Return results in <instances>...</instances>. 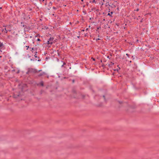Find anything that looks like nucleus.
<instances>
[{"label":"nucleus","mask_w":159,"mask_h":159,"mask_svg":"<svg viewBox=\"0 0 159 159\" xmlns=\"http://www.w3.org/2000/svg\"><path fill=\"white\" fill-rule=\"evenodd\" d=\"M88 28H87V29H86V30H88Z\"/></svg>","instance_id":"nucleus-32"},{"label":"nucleus","mask_w":159,"mask_h":159,"mask_svg":"<svg viewBox=\"0 0 159 159\" xmlns=\"http://www.w3.org/2000/svg\"><path fill=\"white\" fill-rule=\"evenodd\" d=\"M64 66V65H62V66H61V67H63Z\"/></svg>","instance_id":"nucleus-27"},{"label":"nucleus","mask_w":159,"mask_h":159,"mask_svg":"<svg viewBox=\"0 0 159 159\" xmlns=\"http://www.w3.org/2000/svg\"><path fill=\"white\" fill-rule=\"evenodd\" d=\"M34 48H31V50L30 51L31 52H33L34 51Z\"/></svg>","instance_id":"nucleus-10"},{"label":"nucleus","mask_w":159,"mask_h":159,"mask_svg":"<svg viewBox=\"0 0 159 159\" xmlns=\"http://www.w3.org/2000/svg\"><path fill=\"white\" fill-rule=\"evenodd\" d=\"M111 14H112L113 13V12L112 11H111Z\"/></svg>","instance_id":"nucleus-30"},{"label":"nucleus","mask_w":159,"mask_h":159,"mask_svg":"<svg viewBox=\"0 0 159 159\" xmlns=\"http://www.w3.org/2000/svg\"><path fill=\"white\" fill-rule=\"evenodd\" d=\"M4 30L5 31H4V32H5L6 33H7V30H6V28H5Z\"/></svg>","instance_id":"nucleus-9"},{"label":"nucleus","mask_w":159,"mask_h":159,"mask_svg":"<svg viewBox=\"0 0 159 159\" xmlns=\"http://www.w3.org/2000/svg\"><path fill=\"white\" fill-rule=\"evenodd\" d=\"M111 7H115L116 6L115 5H113V4H112L111 5Z\"/></svg>","instance_id":"nucleus-8"},{"label":"nucleus","mask_w":159,"mask_h":159,"mask_svg":"<svg viewBox=\"0 0 159 159\" xmlns=\"http://www.w3.org/2000/svg\"><path fill=\"white\" fill-rule=\"evenodd\" d=\"M52 8L53 9H55V10H56L57 9V8H56V7H53Z\"/></svg>","instance_id":"nucleus-11"},{"label":"nucleus","mask_w":159,"mask_h":159,"mask_svg":"<svg viewBox=\"0 0 159 159\" xmlns=\"http://www.w3.org/2000/svg\"><path fill=\"white\" fill-rule=\"evenodd\" d=\"M45 74V73L44 72H43L42 73H40L38 75V76L39 77H40V76H41L43 75H44Z\"/></svg>","instance_id":"nucleus-5"},{"label":"nucleus","mask_w":159,"mask_h":159,"mask_svg":"<svg viewBox=\"0 0 159 159\" xmlns=\"http://www.w3.org/2000/svg\"><path fill=\"white\" fill-rule=\"evenodd\" d=\"M4 29H3V30H2V31H4Z\"/></svg>","instance_id":"nucleus-34"},{"label":"nucleus","mask_w":159,"mask_h":159,"mask_svg":"<svg viewBox=\"0 0 159 159\" xmlns=\"http://www.w3.org/2000/svg\"><path fill=\"white\" fill-rule=\"evenodd\" d=\"M136 11H139V9L138 8L136 9Z\"/></svg>","instance_id":"nucleus-20"},{"label":"nucleus","mask_w":159,"mask_h":159,"mask_svg":"<svg viewBox=\"0 0 159 159\" xmlns=\"http://www.w3.org/2000/svg\"><path fill=\"white\" fill-rule=\"evenodd\" d=\"M99 39H97V40H99Z\"/></svg>","instance_id":"nucleus-28"},{"label":"nucleus","mask_w":159,"mask_h":159,"mask_svg":"<svg viewBox=\"0 0 159 159\" xmlns=\"http://www.w3.org/2000/svg\"><path fill=\"white\" fill-rule=\"evenodd\" d=\"M40 85L41 86H43L44 84H43V81H41L40 82L39 84H38V85Z\"/></svg>","instance_id":"nucleus-4"},{"label":"nucleus","mask_w":159,"mask_h":159,"mask_svg":"<svg viewBox=\"0 0 159 159\" xmlns=\"http://www.w3.org/2000/svg\"><path fill=\"white\" fill-rule=\"evenodd\" d=\"M35 54L34 56L36 58V57H37V56H36V54L37 53V52H35Z\"/></svg>","instance_id":"nucleus-7"},{"label":"nucleus","mask_w":159,"mask_h":159,"mask_svg":"<svg viewBox=\"0 0 159 159\" xmlns=\"http://www.w3.org/2000/svg\"><path fill=\"white\" fill-rule=\"evenodd\" d=\"M102 66H104V64H102Z\"/></svg>","instance_id":"nucleus-25"},{"label":"nucleus","mask_w":159,"mask_h":159,"mask_svg":"<svg viewBox=\"0 0 159 159\" xmlns=\"http://www.w3.org/2000/svg\"><path fill=\"white\" fill-rule=\"evenodd\" d=\"M37 41H40V39H39L38 38L37 39Z\"/></svg>","instance_id":"nucleus-16"},{"label":"nucleus","mask_w":159,"mask_h":159,"mask_svg":"<svg viewBox=\"0 0 159 159\" xmlns=\"http://www.w3.org/2000/svg\"><path fill=\"white\" fill-rule=\"evenodd\" d=\"M38 61H40V60H38Z\"/></svg>","instance_id":"nucleus-35"},{"label":"nucleus","mask_w":159,"mask_h":159,"mask_svg":"<svg viewBox=\"0 0 159 159\" xmlns=\"http://www.w3.org/2000/svg\"><path fill=\"white\" fill-rule=\"evenodd\" d=\"M84 31V30H82V31Z\"/></svg>","instance_id":"nucleus-33"},{"label":"nucleus","mask_w":159,"mask_h":159,"mask_svg":"<svg viewBox=\"0 0 159 159\" xmlns=\"http://www.w3.org/2000/svg\"><path fill=\"white\" fill-rule=\"evenodd\" d=\"M107 57L110 59L109 56H107Z\"/></svg>","instance_id":"nucleus-26"},{"label":"nucleus","mask_w":159,"mask_h":159,"mask_svg":"<svg viewBox=\"0 0 159 159\" xmlns=\"http://www.w3.org/2000/svg\"><path fill=\"white\" fill-rule=\"evenodd\" d=\"M36 71H36L35 70L32 69L30 70H28V73L31 72H33L35 73Z\"/></svg>","instance_id":"nucleus-3"},{"label":"nucleus","mask_w":159,"mask_h":159,"mask_svg":"<svg viewBox=\"0 0 159 159\" xmlns=\"http://www.w3.org/2000/svg\"><path fill=\"white\" fill-rule=\"evenodd\" d=\"M54 38H50L48 41L47 43L48 44H51L53 43V40Z\"/></svg>","instance_id":"nucleus-2"},{"label":"nucleus","mask_w":159,"mask_h":159,"mask_svg":"<svg viewBox=\"0 0 159 159\" xmlns=\"http://www.w3.org/2000/svg\"><path fill=\"white\" fill-rule=\"evenodd\" d=\"M93 2H95V3H96V1L95 0H94Z\"/></svg>","instance_id":"nucleus-19"},{"label":"nucleus","mask_w":159,"mask_h":159,"mask_svg":"<svg viewBox=\"0 0 159 159\" xmlns=\"http://www.w3.org/2000/svg\"><path fill=\"white\" fill-rule=\"evenodd\" d=\"M91 59H93V61H95V58H93V57H92Z\"/></svg>","instance_id":"nucleus-12"},{"label":"nucleus","mask_w":159,"mask_h":159,"mask_svg":"<svg viewBox=\"0 0 159 159\" xmlns=\"http://www.w3.org/2000/svg\"><path fill=\"white\" fill-rule=\"evenodd\" d=\"M19 72H20V71H19V70H18V71H17L16 72V73L17 74H18V73H19Z\"/></svg>","instance_id":"nucleus-14"},{"label":"nucleus","mask_w":159,"mask_h":159,"mask_svg":"<svg viewBox=\"0 0 159 159\" xmlns=\"http://www.w3.org/2000/svg\"><path fill=\"white\" fill-rule=\"evenodd\" d=\"M143 19H142L141 20L140 22H142V21H142Z\"/></svg>","instance_id":"nucleus-24"},{"label":"nucleus","mask_w":159,"mask_h":159,"mask_svg":"<svg viewBox=\"0 0 159 159\" xmlns=\"http://www.w3.org/2000/svg\"><path fill=\"white\" fill-rule=\"evenodd\" d=\"M103 97L104 98V100H105V96L104 95H103Z\"/></svg>","instance_id":"nucleus-18"},{"label":"nucleus","mask_w":159,"mask_h":159,"mask_svg":"<svg viewBox=\"0 0 159 159\" xmlns=\"http://www.w3.org/2000/svg\"><path fill=\"white\" fill-rule=\"evenodd\" d=\"M101 62H102V60H101Z\"/></svg>","instance_id":"nucleus-31"},{"label":"nucleus","mask_w":159,"mask_h":159,"mask_svg":"<svg viewBox=\"0 0 159 159\" xmlns=\"http://www.w3.org/2000/svg\"><path fill=\"white\" fill-rule=\"evenodd\" d=\"M21 26L24 28V30L25 31H26V29H27V26L25 24V23L24 22H21Z\"/></svg>","instance_id":"nucleus-1"},{"label":"nucleus","mask_w":159,"mask_h":159,"mask_svg":"<svg viewBox=\"0 0 159 159\" xmlns=\"http://www.w3.org/2000/svg\"><path fill=\"white\" fill-rule=\"evenodd\" d=\"M26 47H27V48L26 49L27 50H28V48H29V46H26Z\"/></svg>","instance_id":"nucleus-13"},{"label":"nucleus","mask_w":159,"mask_h":159,"mask_svg":"<svg viewBox=\"0 0 159 159\" xmlns=\"http://www.w3.org/2000/svg\"><path fill=\"white\" fill-rule=\"evenodd\" d=\"M99 28H101L100 27H98L97 28V30H98Z\"/></svg>","instance_id":"nucleus-22"},{"label":"nucleus","mask_w":159,"mask_h":159,"mask_svg":"<svg viewBox=\"0 0 159 159\" xmlns=\"http://www.w3.org/2000/svg\"><path fill=\"white\" fill-rule=\"evenodd\" d=\"M66 63H65V62H64V63H63V65H66Z\"/></svg>","instance_id":"nucleus-21"},{"label":"nucleus","mask_w":159,"mask_h":159,"mask_svg":"<svg viewBox=\"0 0 159 159\" xmlns=\"http://www.w3.org/2000/svg\"><path fill=\"white\" fill-rule=\"evenodd\" d=\"M107 15L108 16H111V15L110 14V13H108V15Z\"/></svg>","instance_id":"nucleus-15"},{"label":"nucleus","mask_w":159,"mask_h":159,"mask_svg":"<svg viewBox=\"0 0 159 159\" xmlns=\"http://www.w3.org/2000/svg\"><path fill=\"white\" fill-rule=\"evenodd\" d=\"M126 55L128 57H129V54L127 53V54H126Z\"/></svg>","instance_id":"nucleus-17"},{"label":"nucleus","mask_w":159,"mask_h":159,"mask_svg":"<svg viewBox=\"0 0 159 159\" xmlns=\"http://www.w3.org/2000/svg\"><path fill=\"white\" fill-rule=\"evenodd\" d=\"M3 47V45L2 43L0 42V48H2Z\"/></svg>","instance_id":"nucleus-6"},{"label":"nucleus","mask_w":159,"mask_h":159,"mask_svg":"<svg viewBox=\"0 0 159 159\" xmlns=\"http://www.w3.org/2000/svg\"><path fill=\"white\" fill-rule=\"evenodd\" d=\"M119 102V103H120V104L121 103H122V102Z\"/></svg>","instance_id":"nucleus-23"},{"label":"nucleus","mask_w":159,"mask_h":159,"mask_svg":"<svg viewBox=\"0 0 159 159\" xmlns=\"http://www.w3.org/2000/svg\"><path fill=\"white\" fill-rule=\"evenodd\" d=\"M57 61H59V60L58 59H57Z\"/></svg>","instance_id":"nucleus-29"}]
</instances>
